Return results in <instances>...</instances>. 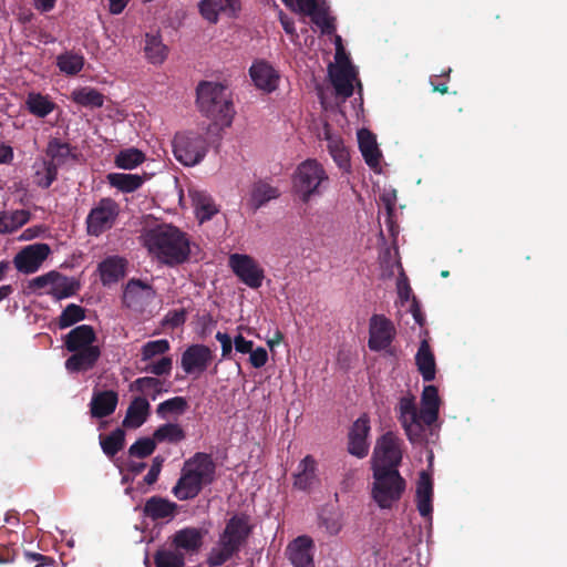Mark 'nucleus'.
Masks as SVG:
<instances>
[{
	"instance_id": "1",
	"label": "nucleus",
	"mask_w": 567,
	"mask_h": 567,
	"mask_svg": "<svg viewBox=\"0 0 567 567\" xmlns=\"http://www.w3.org/2000/svg\"><path fill=\"white\" fill-rule=\"evenodd\" d=\"M96 340V332L90 324L78 326L64 336V348L71 353L64 362L69 373H85L95 368L102 354Z\"/></svg>"
},
{
	"instance_id": "2",
	"label": "nucleus",
	"mask_w": 567,
	"mask_h": 567,
	"mask_svg": "<svg viewBox=\"0 0 567 567\" xmlns=\"http://www.w3.org/2000/svg\"><path fill=\"white\" fill-rule=\"evenodd\" d=\"M199 111L218 128L230 126L235 114L227 89L218 83L204 82L197 87Z\"/></svg>"
},
{
	"instance_id": "3",
	"label": "nucleus",
	"mask_w": 567,
	"mask_h": 567,
	"mask_svg": "<svg viewBox=\"0 0 567 567\" xmlns=\"http://www.w3.org/2000/svg\"><path fill=\"white\" fill-rule=\"evenodd\" d=\"M251 534L249 517L245 514H236L230 517L225 529L219 536V548H213L208 555L207 563L210 567L224 565L246 544Z\"/></svg>"
},
{
	"instance_id": "4",
	"label": "nucleus",
	"mask_w": 567,
	"mask_h": 567,
	"mask_svg": "<svg viewBox=\"0 0 567 567\" xmlns=\"http://www.w3.org/2000/svg\"><path fill=\"white\" fill-rule=\"evenodd\" d=\"M330 183L321 163L315 158L301 162L292 175V192L303 204L321 196Z\"/></svg>"
},
{
	"instance_id": "5",
	"label": "nucleus",
	"mask_w": 567,
	"mask_h": 567,
	"mask_svg": "<svg viewBox=\"0 0 567 567\" xmlns=\"http://www.w3.org/2000/svg\"><path fill=\"white\" fill-rule=\"evenodd\" d=\"M371 497L381 509H390L398 503L406 488V482L399 471H372Z\"/></svg>"
},
{
	"instance_id": "6",
	"label": "nucleus",
	"mask_w": 567,
	"mask_h": 567,
	"mask_svg": "<svg viewBox=\"0 0 567 567\" xmlns=\"http://www.w3.org/2000/svg\"><path fill=\"white\" fill-rule=\"evenodd\" d=\"M176 159L185 166H194L203 161L207 151L206 138L197 132L177 133L173 141Z\"/></svg>"
},
{
	"instance_id": "7",
	"label": "nucleus",
	"mask_w": 567,
	"mask_h": 567,
	"mask_svg": "<svg viewBox=\"0 0 567 567\" xmlns=\"http://www.w3.org/2000/svg\"><path fill=\"white\" fill-rule=\"evenodd\" d=\"M402 441L393 433L386 432L378 439L372 456V471H399L402 462Z\"/></svg>"
},
{
	"instance_id": "8",
	"label": "nucleus",
	"mask_w": 567,
	"mask_h": 567,
	"mask_svg": "<svg viewBox=\"0 0 567 567\" xmlns=\"http://www.w3.org/2000/svg\"><path fill=\"white\" fill-rule=\"evenodd\" d=\"M142 239L146 248H188L189 240L185 233L169 224H158L145 229Z\"/></svg>"
},
{
	"instance_id": "9",
	"label": "nucleus",
	"mask_w": 567,
	"mask_h": 567,
	"mask_svg": "<svg viewBox=\"0 0 567 567\" xmlns=\"http://www.w3.org/2000/svg\"><path fill=\"white\" fill-rule=\"evenodd\" d=\"M120 212V205L114 199L109 197L100 199L86 217L87 234L91 236H100L111 229Z\"/></svg>"
},
{
	"instance_id": "10",
	"label": "nucleus",
	"mask_w": 567,
	"mask_h": 567,
	"mask_svg": "<svg viewBox=\"0 0 567 567\" xmlns=\"http://www.w3.org/2000/svg\"><path fill=\"white\" fill-rule=\"evenodd\" d=\"M228 267L240 282L251 289H259L265 279L262 266L251 256L246 254H231Z\"/></svg>"
},
{
	"instance_id": "11",
	"label": "nucleus",
	"mask_w": 567,
	"mask_h": 567,
	"mask_svg": "<svg viewBox=\"0 0 567 567\" xmlns=\"http://www.w3.org/2000/svg\"><path fill=\"white\" fill-rule=\"evenodd\" d=\"M398 419L411 443H420L424 440V423L421 419V409L417 410L413 396H403L398 405Z\"/></svg>"
},
{
	"instance_id": "12",
	"label": "nucleus",
	"mask_w": 567,
	"mask_h": 567,
	"mask_svg": "<svg viewBox=\"0 0 567 567\" xmlns=\"http://www.w3.org/2000/svg\"><path fill=\"white\" fill-rule=\"evenodd\" d=\"M396 336L393 322L384 315H373L369 321L368 346L372 351L388 350Z\"/></svg>"
},
{
	"instance_id": "13",
	"label": "nucleus",
	"mask_w": 567,
	"mask_h": 567,
	"mask_svg": "<svg viewBox=\"0 0 567 567\" xmlns=\"http://www.w3.org/2000/svg\"><path fill=\"white\" fill-rule=\"evenodd\" d=\"M329 76L338 95L348 99L353 94L354 83L361 87L358 72L349 60L329 65Z\"/></svg>"
},
{
	"instance_id": "14",
	"label": "nucleus",
	"mask_w": 567,
	"mask_h": 567,
	"mask_svg": "<svg viewBox=\"0 0 567 567\" xmlns=\"http://www.w3.org/2000/svg\"><path fill=\"white\" fill-rule=\"evenodd\" d=\"M154 288L141 279L132 278L127 281L122 301L126 308L142 310L155 297Z\"/></svg>"
},
{
	"instance_id": "15",
	"label": "nucleus",
	"mask_w": 567,
	"mask_h": 567,
	"mask_svg": "<svg viewBox=\"0 0 567 567\" xmlns=\"http://www.w3.org/2000/svg\"><path fill=\"white\" fill-rule=\"evenodd\" d=\"M370 430V419L368 414H362L353 422L348 434V452L351 455L359 458L368 455V435Z\"/></svg>"
},
{
	"instance_id": "16",
	"label": "nucleus",
	"mask_w": 567,
	"mask_h": 567,
	"mask_svg": "<svg viewBox=\"0 0 567 567\" xmlns=\"http://www.w3.org/2000/svg\"><path fill=\"white\" fill-rule=\"evenodd\" d=\"M213 360L212 350L205 344H192L182 354L181 365L185 373H203Z\"/></svg>"
},
{
	"instance_id": "17",
	"label": "nucleus",
	"mask_w": 567,
	"mask_h": 567,
	"mask_svg": "<svg viewBox=\"0 0 567 567\" xmlns=\"http://www.w3.org/2000/svg\"><path fill=\"white\" fill-rule=\"evenodd\" d=\"M313 548L312 538L302 535L289 543L286 555L293 567H315Z\"/></svg>"
},
{
	"instance_id": "18",
	"label": "nucleus",
	"mask_w": 567,
	"mask_h": 567,
	"mask_svg": "<svg viewBox=\"0 0 567 567\" xmlns=\"http://www.w3.org/2000/svg\"><path fill=\"white\" fill-rule=\"evenodd\" d=\"M205 534L197 527H184L171 536V545L184 555L196 554L203 546Z\"/></svg>"
},
{
	"instance_id": "19",
	"label": "nucleus",
	"mask_w": 567,
	"mask_h": 567,
	"mask_svg": "<svg viewBox=\"0 0 567 567\" xmlns=\"http://www.w3.org/2000/svg\"><path fill=\"white\" fill-rule=\"evenodd\" d=\"M250 78L257 89L270 93L278 87L279 73L266 61H256L249 69Z\"/></svg>"
},
{
	"instance_id": "20",
	"label": "nucleus",
	"mask_w": 567,
	"mask_h": 567,
	"mask_svg": "<svg viewBox=\"0 0 567 567\" xmlns=\"http://www.w3.org/2000/svg\"><path fill=\"white\" fill-rule=\"evenodd\" d=\"M178 505L162 496H152L143 506V516L152 522L172 520L177 514Z\"/></svg>"
},
{
	"instance_id": "21",
	"label": "nucleus",
	"mask_w": 567,
	"mask_h": 567,
	"mask_svg": "<svg viewBox=\"0 0 567 567\" xmlns=\"http://www.w3.org/2000/svg\"><path fill=\"white\" fill-rule=\"evenodd\" d=\"M188 196L198 221L209 220L218 213V207L213 197L206 192L195 187L188 189Z\"/></svg>"
},
{
	"instance_id": "22",
	"label": "nucleus",
	"mask_w": 567,
	"mask_h": 567,
	"mask_svg": "<svg viewBox=\"0 0 567 567\" xmlns=\"http://www.w3.org/2000/svg\"><path fill=\"white\" fill-rule=\"evenodd\" d=\"M358 143L367 165L374 172L379 173L381 171L382 154L379 150L375 136L365 128L359 130Z\"/></svg>"
},
{
	"instance_id": "23",
	"label": "nucleus",
	"mask_w": 567,
	"mask_h": 567,
	"mask_svg": "<svg viewBox=\"0 0 567 567\" xmlns=\"http://www.w3.org/2000/svg\"><path fill=\"white\" fill-rule=\"evenodd\" d=\"M207 484L193 472L182 468L181 477L172 489L173 495L179 501L195 498Z\"/></svg>"
},
{
	"instance_id": "24",
	"label": "nucleus",
	"mask_w": 567,
	"mask_h": 567,
	"mask_svg": "<svg viewBox=\"0 0 567 567\" xmlns=\"http://www.w3.org/2000/svg\"><path fill=\"white\" fill-rule=\"evenodd\" d=\"M323 140L327 141L328 152L337 166L344 172H349V151L346 147L343 140L339 135L332 133L328 124L323 127Z\"/></svg>"
},
{
	"instance_id": "25",
	"label": "nucleus",
	"mask_w": 567,
	"mask_h": 567,
	"mask_svg": "<svg viewBox=\"0 0 567 567\" xmlns=\"http://www.w3.org/2000/svg\"><path fill=\"white\" fill-rule=\"evenodd\" d=\"M184 468L193 472L208 485L215 480L216 465L210 454L197 452L185 462Z\"/></svg>"
},
{
	"instance_id": "26",
	"label": "nucleus",
	"mask_w": 567,
	"mask_h": 567,
	"mask_svg": "<svg viewBox=\"0 0 567 567\" xmlns=\"http://www.w3.org/2000/svg\"><path fill=\"white\" fill-rule=\"evenodd\" d=\"M127 260L120 256H111L99 264L100 279L103 286H111L126 275Z\"/></svg>"
},
{
	"instance_id": "27",
	"label": "nucleus",
	"mask_w": 567,
	"mask_h": 567,
	"mask_svg": "<svg viewBox=\"0 0 567 567\" xmlns=\"http://www.w3.org/2000/svg\"><path fill=\"white\" fill-rule=\"evenodd\" d=\"M52 250H19L13 257L16 269L24 275L37 272Z\"/></svg>"
},
{
	"instance_id": "28",
	"label": "nucleus",
	"mask_w": 567,
	"mask_h": 567,
	"mask_svg": "<svg viewBox=\"0 0 567 567\" xmlns=\"http://www.w3.org/2000/svg\"><path fill=\"white\" fill-rule=\"evenodd\" d=\"M440 396L435 385H426L421 395V419L426 426H431L439 419Z\"/></svg>"
},
{
	"instance_id": "29",
	"label": "nucleus",
	"mask_w": 567,
	"mask_h": 567,
	"mask_svg": "<svg viewBox=\"0 0 567 567\" xmlns=\"http://www.w3.org/2000/svg\"><path fill=\"white\" fill-rule=\"evenodd\" d=\"M433 482L426 472L422 471L416 483L415 501L416 507L422 517L431 516L433 512Z\"/></svg>"
},
{
	"instance_id": "30",
	"label": "nucleus",
	"mask_w": 567,
	"mask_h": 567,
	"mask_svg": "<svg viewBox=\"0 0 567 567\" xmlns=\"http://www.w3.org/2000/svg\"><path fill=\"white\" fill-rule=\"evenodd\" d=\"M171 382L155 377H141L130 384V391L141 393L140 396H150L153 401L164 392H168Z\"/></svg>"
},
{
	"instance_id": "31",
	"label": "nucleus",
	"mask_w": 567,
	"mask_h": 567,
	"mask_svg": "<svg viewBox=\"0 0 567 567\" xmlns=\"http://www.w3.org/2000/svg\"><path fill=\"white\" fill-rule=\"evenodd\" d=\"M151 412V404L144 396H135L131 401L125 417L123 420V426L126 429H138L148 419Z\"/></svg>"
},
{
	"instance_id": "32",
	"label": "nucleus",
	"mask_w": 567,
	"mask_h": 567,
	"mask_svg": "<svg viewBox=\"0 0 567 567\" xmlns=\"http://www.w3.org/2000/svg\"><path fill=\"white\" fill-rule=\"evenodd\" d=\"M118 402V395L113 390L95 392L90 406L93 417L103 419L114 413Z\"/></svg>"
},
{
	"instance_id": "33",
	"label": "nucleus",
	"mask_w": 567,
	"mask_h": 567,
	"mask_svg": "<svg viewBox=\"0 0 567 567\" xmlns=\"http://www.w3.org/2000/svg\"><path fill=\"white\" fill-rule=\"evenodd\" d=\"M317 462L311 455L300 461L297 472L293 474V487L300 491H309L317 482Z\"/></svg>"
},
{
	"instance_id": "34",
	"label": "nucleus",
	"mask_w": 567,
	"mask_h": 567,
	"mask_svg": "<svg viewBox=\"0 0 567 567\" xmlns=\"http://www.w3.org/2000/svg\"><path fill=\"white\" fill-rule=\"evenodd\" d=\"M415 364L424 381L430 382L435 379V358L429 341L425 339L421 341L415 354Z\"/></svg>"
},
{
	"instance_id": "35",
	"label": "nucleus",
	"mask_w": 567,
	"mask_h": 567,
	"mask_svg": "<svg viewBox=\"0 0 567 567\" xmlns=\"http://www.w3.org/2000/svg\"><path fill=\"white\" fill-rule=\"evenodd\" d=\"M71 100L83 107L99 109L103 106L105 96L94 87L83 86L72 91Z\"/></svg>"
},
{
	"instance_id": "36",
	"label": "nucleus",
	"mask_w": 567,
	"mask_h": 567,
	"mask_svg": "<svg viewBox=\"0 0 567 567\" xmlns=\"http://www.w3.org/2000/svg\"><path fill=\"white\" fill-rule=\"evenodd\" d=\"M58 276L59 277L54 279L52 287L47 291V293L56 300L76 295L80 289V282L74 278L60 274L59 271Z\"/></svg>"
},
{
	"instance_id": "37",
	"label": "nucleus",
	"mask_w": 567,
	"mask_h": 567,
	"mask_svg": "<svg viewBox=\"0 0 567 567\" xmlns=\"http://www.w3.org/2000/svg\"><path fill=\"white\" fill-rule=\"evenodd\" d=\"M32 169L33 183L41 188L50 187L56 178L58 169L54 167V164L49 163L48 159H37Z\"/></svg>"
},
{
	"instance_id": "38",
	"label": "nucleus",
	"mask_w": 567,
	"mask_h": 567,
	"mask_svg": "<svg viewBox=\"0 0 567 567\" xmlns=\"http://www.w3.org/2000/svg\"><path fill=\"white\" fill-rule=\"evenodd\" d=\"M279 190L265 182H258L252 186L249 204L254 209L260 208L271 199L279 197Z\"/></svg>"
},
{
	"instance_id": "39",
	"label": "nucleus",
	"mask_w": 567,
	"mask_h": 567,
	"mask_svg": "<svg viewBox=\"0 0 567 567\" xmlns=\"http://www.w3.org/2000/svg\"><path fill=\"white\" fill-rule=\"evenodd\" d=\"M107 181L111 186L123 193H132L138 189L144 183L142 176L125 173H111L107 175Z\"/></svg>"
},
{
	"instance_id": "40",
	"label": "nucleus",
	"mask_w": 567,
	"mask_h": 567,
	"mask_svg": "<svg viewBox=\"0 0 567 567\" xmlns=\"http://www.w3.org/2000/svg\"><path fill=\"white\" fill-rule=\"evenodd\" d=\"M28 111L38 117L48 116L55 109L54 102L41 93L31 92L25 100Z\"/></svg>"
},
{
	"instance_id": "41",
	"label": "nucleus",
	"mask_w": 567,
	"mask_h": 567,
	"mask_svg": "<svg viewBox=\"0 0 567 567\" xmlns=\"http://www.w3.org/2000/svg\"><path fill=\"white\" fill-rule=\"evenodd\" d=\"M144 51L147 60L153 64H162L167 56V48L157 34H146Z\"/></svg>"
},
{
	"instance_id": "42",
	"label": "nucleus",
	"mask_w": 567,
	"mask_h": 567,
	"mask_svg": "<svg viewBox=\"0 0 567 567\" xmlns=\"http://www.w3.org/2000/svg\"><path fill=\"white\" fill-rule=\"evenodd\" d=\"M202 17L210 23H216L220 12L230 13V1L228 0H202L198 4Z\"/></svg>"
},
{
	"instance_id": "43",
	"label": "nucleus",
	"mask_w": 567,
	"mask_h": 567,
	"mask_svg": "<svg viewBox=\"0 0 567 567\" xmlns=\"http://www.w3.org/2000/svg\"><path fill=\"white\" fill-rule=\"evenodd\" d=\"M298 12L309 16L312 22L321 29L322 33L330 34L334 31L332 19L323 8H320L317 4L316 0H312V4L309 7V9H299Z\"/></svg>"
},
{
	"instance_id": "44",
	"label": "nucleus",
	"mask_w": 567,
	"mask_h": 567,
	"mask_svg": "<svg viewBox=\"0 0 567 567\" xmlns=\"http://www.w3.org/2000/svg\"><path fill=\"white\" fill-rule=\"evenodd\" d=\"M56 66L66 75H76L83 70L84 56L71 51L61 53L56 56Z\"/></svg>"
},
{
	"instance_id": "45",
	"label": "nucleus",
	"mask_w": 567,
	"mask_h": 567,
	"mask_svg": "<svg viewBox=\"0 0 567 567\" xmlns=\"http://www.w3.org/2000/svg\"><path fill=\"white\" fill-rule=\"evenodd\" d=\"M156 443H179L186 437L183 427L177 423H165L159 425L153 433Z\"/></svg>"
},
{
	"instance_id": "46",
	"label": "nucleus",
	"mask_w": 567,
	"mask_h": 567,
	"mask_svg": "<svg viewBox=\"0 0 567 567\" xmlns=\"http://www.w3.org/2000/svg\"><path fill=\"white\" fill-rule=\"evenodd\" d=\"M125 444V432L117 427L112 431L109 435H100V445L103 453L109 456H115Z\"/></svg>"
},
{
	"instance_id": "47",
	"label": "nucleus",
	"mask_w": 567,
	"mask_h": 567,
	"mask_svg": "<svg viewBox=\"0 0 567 567\" xmlns=\"http://www.w3.org/2000/svg\"><path fill=\"white\" fill-rule=\"evenodd\" d=\"M47 154L50 157V161L48 162L54 164L56 169L59 166L73 158L70 145L68 143L60 142L56 138L49 142Z\"/></svg>"
},
{
	"instance_id": "48",
	"label": "nucleus",
	"mask_w": 567,
	"mask_h": 567,
	"mask_svg": "<svg viewBox=\"0 0 567 567\" xmlns=\"http://www.w3.org/2000/svg\"><path fill=\"white\" fill-rule=\"evenodd\" d=\"M30 213L21 209L0 216V234H9L27 224Z\"/></svg>"
},
{
	"instance_id": "49",
	"label": "nucleus",
	"mask_w": 567,
	"mask_h": 567,
	"mask_svg": "<svg viewBox=\"0 0 567 567\" xmlns=\"http://www.w3.org/2000/svg\"><path fill=\"white\" fill-rule=\"evenodd\" d=\"M154 564L156 567H184L185 556L175 548H162L154 554Z\"/></svg>"
},
{
	"instance_id": "50",
	"label": "nucleus",
	"mask_w": 567,
	"mask_h": 567,
	"mask_svg": "<svg viewBox=\"0 0 567 567\" xmlns=\"http://www.w3.org/2000/svg\"><path fill=\"white\" fill-rule=\"evenodd\" d=\"M144 161V153L135 147L123 150L115 156V165L122 169H133Z\"/></svg>"
},
{
	"instance_id": "51",
	"label": "nucleus",
	"mask_w": 567,
	"mask_h": 567,
	"mask_svg": "<svg viewBox=\"0 0 567 567\" xmlns=\"http://www.w3.org/2000/svg\"><path fill=\"white\" fill-rule=\"evenodd\" d=\"M187 408L188 402L184 396H174L159 403L156 408V413L161 419H166L171 414H184Z\"/></svg>"
},
{
	"instance_id": "52",
	"label": "nucleus",
	"mask_w": 567,
	"mask_h": 567,
	"mask_svg": "<svg viewBox=\"0 0 567 567\" xmlns=\"http://www.w3.org/2000/svg\"><path fill=\"white\" fill-rule=\"evenodd\" d=\"M163 265L174 267L189 259L190 250H148Z\"/></svg>"
},
{
	"instance_id": "53",
	"label": "nucleus",
	"mask_w": 567,
	"mask_h": 567,
	"mask_svg": "<svg viewBox=\"0 0 567 567\" xmlns=\"http://www.w3.org/2000/svg\"><path fill=\"white\" fill-rule=\"evenodd\" d=\"M85 319V310L79 305L70 303L59 317V328L66 329Z\"/></svg>"
},
{
	"instance_id": "54",
	"label": "nucleus",
	"mask_w": 567,
	"mask_h": 567,
	"mask_svg": "<svg viewBox=\"0 0 567 567\" xmlns=\"http://www.w3.org/2000/svg\"><path fill=\"white\" fill-rule=\"evenodd\" d=\"M169 349L171 344L166 339L148 341L141 348V361L148 362L155 357L165 354Z\"/></svg>"
},
{
	"instance_id": "55",
	"label": "nucleus",
	"mask_w": 567,
	"mask_h": 567,
	"mask_svg": "<svg viewBox=\"0 0 567 567\" xmlns=\"http://www.w3.org/2000/svg\"><path fill=\"white\" fill-rule=\"evenodd\" d=\"M395 251L394 266L398 268L399 276L396 279V290L400 299L404 302L408 301L412 295V288L409 282V278L403 269L399 250Z\"/></svg>"
},
{
	"instance_id": "56",
	"label": "nucleus",
	"mask_w": 567,
	"mask_h": 567,
	"mask_svg": "<svg viewBox=\"0 0 567 567\" xmlns=\"http://www.w3.org/2000/svg\"><path fill=\"white\" fill-rule=\"evenodd\" d=\"M173 369V360L171 357H162L157 361L145 362V365L141 369L142 372L153 374L155 378L169 375Z\"/></svg>"
},
{
	"instance_id": "57",
	"label": "nucleus",
	"mask_w": 567,
	"mask_h": 567,
	"mask_svg": "<svg viewBox=\"0 0 567 567\" xmlns=\"http://www.w3.org/2000/svg\"><path fill=\"white\" fill-rule=\"evenodd\" d=\"M156 441L153 437H141L136 440L128 449L130 456L145 458L154 453Z\"/></svg>"
},
{
	"instance_id": "58",
	"label": "nucleus",
	"mask_w": 567,
	"mask_h": 567,
	"mask_svg": "<svg viewBox=\"0 0 567 567\" xmlns=\"http://www.w3.org/2000/svg\"><path fill=\"white\" fill-rule=\"evenodd\" d=\"M56 277H59L58 271L52 270L42 276H38V277L33 278L28 284L29 292H37L38 290L43 289L48 286H50V288H51L53 281Z\"/></svg>"
},
{
	"instance_id": "59",
	"label": "nucleus",
	"mask_w": 567,
	"mask_h": 567,
	"mask_svg": "<svg viewBox=\"0 0 567 567\" xmlns=\"http://www.w3.org/2000/svg\"><path fill=\"white\" fill-rule=\"evenodd\" d=\"M216 340L219 341L221 346V358L230 359L233 353L234 339H231L228 333L218 331L216 333Z\"/></svg>"
},
{
	"instance_id": "60",
	"label": "nucleus",
	"mask_w": 567,
	"mask_h": 567,
	"mask_svg": "<svg viewBox=\"0 0 567 567\" xmlns=\"http://www.w3.org/2000/svg\"><path fill=\"white\" fill-rule=\"evenodd\" d=\"M163 462H164V458L161 457V456H156V457L153 458L151 468H150L148 473L144 477V482L147 485H152V484L157 482L158 476H159L161 471H162Z\"/></svg>"
},
{
	"instance_id": "61",
	"label": "nucleus",
	"mask_w": 567,
	"mask_h": 567,
	"mask_svg": "<svg viewBox=\"0 0 567 567\" xmlns=\"http://www.w3.org/2000/svg\"><path fill=\"white\" fill-rule=\"evenodd\" d=\"M249 354V362L256 369L262 368L268 361V353L262 347L252 349Z\"/></svg>"
},
{
	"instance_id": "62",
	"label": "nucleus",
	"mask_w": 567,
	"mask_h": 567,
	"mask_svg": "<svg viewBox=\"0 0 567 567\" xmlns=\"http://www.w3.org/2000/svg\"><path fill=\"white\" fill-rule=\"evenodd\" d=\"M17 554L18 551L14 543L0 544V564L12 563Z\"/></svg>"
},
{
	"instance_id": "63",
	"label": "nucleus",
	"mask_w": 567,
	"mask_h": 567,
	"mask_svg": "<svg viewBox=\"0 0 567 567\" xmlns=\"http://www.w3.org/2000/svg\"><path fill=\"white\" fill-rule=\"evenodd\" d=\"M382 204L384 205L388 216L391 217L395 203H396V190L395 189H385L381 197H380Z\"/></svg>"
},
{
	"instance_id": "64",
	"label": "nucleus",
	"mask_w": 567,
	"mask_h": 567,
	"mask_svg": "<svg viewBox=\"0 0 567 567\" xmlns=\"http://www.w3.org/2000/svg\"><path fill=\"white\" fill-rule=\"evenodd\" d=\"M254 342L251 340H246L241 334H238L234 338V348L239 353H250L254 349Z\"/></svg>"
}]
</instances>
